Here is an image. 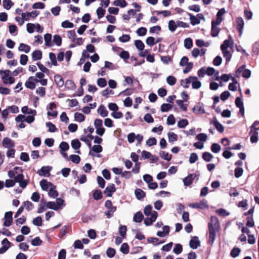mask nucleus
<instances>
[{
    "mask_svg": "<svg viewBox=\"0 0 259 259\" xmlns=\"http://www.w3.org/2000/svg\"><path fill=\"white\" fill-rule=\"evenodd\" d=\"M144 212L146 216L144 221L146 226L152 225L156 221L158 216V213L156 211L152 210L151 206L149 205L145 206Z\"/></svg>",
    "mask_w": 259,
    "mask_h": 259,
    "instance_id": "f257e3e1",
    "label": "nucleus"
},
{
    "mask_svg": "<svg viewBox=\"0 0 259 259\" xmlns=\"http://www.w3.org/2000/svg\"><path fill=\"white\" fill-rule=\"evenodd\" d=\"M9 70H0V74L2 75V79L4 84H11L14 83L15 79L10 75Z\"/></svg>",
    "mask_w": 259,
    "mask_h": 259,
    "instance_id": "f03ea898",
    "label": "nucleus"
},
{
    "mask_svg": "<svg viewBox=\"0 0 259 259\" xmlns=\"http://www.w3.org/2000/svg\"><path fill=\"white\" fill-rule=\"evenodd\" d=\"M245 66L244 65H242L240 67L236 72V75L237 77H239L240 73H242V76L246 78H248L251 75V71L250 70L245 69Z\"/></svg>",
    "mask_w": 259,
    "mask_h": 259,
    "instance_id": "7ed1b4c3",
    "label": "nucleus"
},
{
    "mask_svg": "<svg viewBox=\"0 0 259 259\" xmlns=\"http://www.w3.org/2000/svg\"><path fill=\"white\" fill-rule=\"evenodd\" d=\"M16 183H18L19 186L22 188H25L28 184V181L24 179V176L22 174H18L15 177Z\"/></svg>",
    "mask_w": 259,
    "mask_h": 259,
    "instance_id": "20e7f679",
    "label": "nucleus"
},
{
    "mask_svg": "<svg viewBox=\"0 0 259 259\" xmlns=\"http://www.w3.org/2000/svg\"><path fill=\"white\" fill-rule=\"evenodd\" d=\"M189 206L191 208H196L202 209L207 208L208 207L207 202L205 200H203L197 203H190L189 204Z\"/></svg>",
    "mask_w": 259,
    "mask_h": 259,
    "instance_id": "39448f33",
    "label": "nucleus"
},
{
    "mask_svg": "<svg viewBox=\"0 0 259 259\" xmlns=\"http://www.w3.org/2000/svg\"><path fill=\"white\" fill-rule=\"evenodd\" d=\"M209 230H219V223L218 218L215 217H211L210 222L208 224Z\"/></svg>",
    "mask_w": 259,
    "mask_h": 259,
    "instance_id": "423d86ee",
    "label": "nucleus"
},
{
    "mask_svg": "<svg viewBox=\"0 0 259 259\" xmlns=\"http://www.w3.org/2000/svg\"><path fill=\"white\" fill-rule=\"evenodd\" d=\"M39 14V12L37 11H33L31 12L22 13L21 17L23 20L28 21L30 17L35 18Z\"/></svg>",
    "mask_w": 259,
    "mask_h": 259,
    "instance_id": "0eeeda50",
    "label": "nucleus"
},
{
    "mask_svg": "<svg viewBox=\"0 0 259 259\" xmlns=\"http://www.w3.org/2000/svg\"><path fill=\"white\" fill-rule=\"evenodd\" d=\"M13 212L12 211H9L5 213V222L4 225L6 227H9L11 225L13 219H12Z\"/></svg>",
    "mask_w": 259,
    "mask_h": 259,
    "instance_id": "6e6552de",
    "label": "nucleus"
},
{
    "mask_svg": "<svg viewBox=\"0 0 259 259\" xmlns=\"http://www.w3.org/2000/svg\"><path fill=\"white\" fill-rule=\"evenodd\" d=\"M196 174H195L189 175L183 180L184 185L186 186H188L191 185L192 183L193 180L196 178Z\"/></svg>",
    "mask_w": 259,
    "mask_h": 259,
    "instance_id": "1a4fd4ad",
    "label": "nucleus"
},
{
    "mask_svg": "<svg viewBox=\"0 0 259 259\" xmlns=\"http://www.w3.org/2000/svg\"><path fill=\"white\" fill-rule=\"evenodd\" d=\"M191 83L193 89H198L201 87V83L197 77L190 76Z\"/></svg>",
    "mask_w": 259,
    "mask_h": 259,
    "instance_id": "9d476101",
    "label": "nucleus"
},
{
    "mask_svg": "<svg viewBox=\"0 0 259 259\" xmlns=\"http://www.w3.org/2000/svg\"><path fill=\"white\" fill-rule=\"evenodd\" d=\"M51 167L50 166H43L41 169L38 170L37 173L39 175L44 177H48L50 175V171Z\"/></svg>",
    "mask_w": 259,
    "mask_h": 259,
    "instance_id": "9b49d317",
    "label": "nucleus"
},
{
    "mask_svg": "<svg viewBox=\"0 0 259 259\" xmlns=\"http://www.w3.org/2000/svg\"><path fill=\"white\" fill-rule=\"evenodd\" d=\"M3 146L7 149H10L11 148H14V143L10 139L8 138H5L3 140Z\"/></svg>",
    "mask_w": 259,
    "mask_h": 259,
    "instance_id": "f8f14e48",
    "label": "nucleus"
},
{
    "mask_svg": "<svg viewBox=\"0 0 259 259\" xmlns=\"http://www.w3.org/2000/svg\"><path fill=\"white\" fill-rule=\"evenodd\" d=\"M115 190L116 189L115 188L114 185L112 184L106 188L104 193L107 196L110 197L112 196V194L114 192Z\"/></svg>",
    "mask_w": 259,
    "mask_h": 259,
    "instance_id": "ddd939ff",
    "label": "nucleus"
},
{
    "mask_svg": "<svg viewBox=\"0 0 259 259\" xmlns=\"http://www.w3.org/2000/svg\"><path fill=\"white\" fill-rule=\"evenodd\" d=\"M190 246L193 249H196L200 245V241L198 237H193L190 241Z\"/></svg>",
    "mask_w": 259,
    "mask_h": 259,
    "instance_id": "4468645a",
    "label": "nucleus"
},
{
    "mask_svg": "<svg viewBox=\"0 0 259 259\" xmlns=\"http://www.w3.org/2000/svg\"><path fill=\"white\" fill-rule=\"evenodd\" d=\"M40 185L42 189L45 191L48 190L53 186V185L51 183L48 182L45 179L40 181Z\"/></svg>",
    "mask_w": 259,
    "mask_h": 259,
    "instance_id": "2eb2a0df",
    "label": "nucleus"
},
{
    "mask_svg": "<svg viewBox=\"0 0 259 259\" xmlns=\"http://www.w3.org/2000/svg\"><path fill=\"white\" fill-rule=\"evenodd\" d=\"M93 139V136L89 134L87 136H82L80 139L82 142L85 143L89 148L91 147V140Z\"/></svg>",
    "mask_w": 259,
    "mask_h": 259,
    "instance_id": "dca6fc26",
    "label": "nucleus"
},
{
    "mask_svg": "<svg viewBox=\"0 0 259 259\" xmlns=\"http://www.w3.org/2000/svg\"><path fill=\"white\" fill-rule=\"evenodd\" d=\"M193 111L197 114H202L205 113L203 106L201 104H197L193 108Z\"/></svg>",
    "mask_w": 259,
    "mask_h": 259,
    "instance_id": "f3484780",
    "label": "nucleus"
},
{
    "mask_svg": "<svg viewBox=\"0 0 259 259\" xmlns=\"http://www.w3.org/2000/svg\"><path fill=\"white\" fill-rule=\"evenodd\" d=\"M237 28L240 32V35H241L244 26V21L241 17L237 18L236 19Z\"/></svg>",
    "mask_w": 259,
    "mask_h": 259,
    "instance_id": "a211bd4d",
    "label": "nucleus"
},
{
    "mask_svg": "<svg viewBox=\"0 0 259 259\" xmlns=\"http://www.w3.org/2000/svg\"><path fill=\"white\" fill-rule=\"evenodd\" d=\"M211 123H212L220 132L222 133L224 132V128L223 126L215 118L211 121Z\"/></svg>",
    "mask_w": 259,
    "mask_h": 259,
    "instance_id": "6ab92c4d",
    "label": "nucleus"
},
{
    "mask_svg": "<svg viewBox=\"0 0 259 259\" xmlns=\"http://www.w3.org/2000/svg\"><path fill=\"white\" fill-rule=\"evenodd\" d=\"M233 44V40L231 38V36H229V39L225 40L223 44L221 46V49H226L232 45Z\"/></svg>",
    "mask_w": 259,
    "mask_h": 259,
    "instance_id": "aec40b11",
    "label": "nucleus"
},
{
    "mask_svg": "<svg viewBox=\"0 0 259 259\" xmlns=\"http://www.w3.org/2000/svg\"><path fill=\"white\" fill-rule=\"evenodd\" d=\"M223 56L226 59V62H229L232 57V55L229 51L226 49H221Z\"/></svg>",
    "mask_w": 259,
    "mask_h": 259,
    "instance_id": "412c9836",
    "label": "nucleus"
},
{
    "mask_svg": "<svg viewBox=\"0 0 259 259\" xmlns=\"http://www.w3.org/2000/svg\"><path fill=\"white\" fill-rule=\"evenodd\" d=\"M97 112L102 117L107 116L108 113L105 107L103 105L100 106L97 110Z\"/></svg>",
    "mask_w": 259,
    "mask_h": 259,
    "instance_id": "4be33fe9",
    "label": "nucleus"
},
{
    "mask_svg": "<svg viewBox=\"0 0 259 259\" xmlns=\"http://www.w3.org/2000/svg\"><path fill=\"white\" fill-rule=\"evenodd\" d=\"M54 80L58 86L61 87L64 84L63 78L60 75H56L54 76Z\"/></svg>",
    "mask_w": 259,
    "mask_h": 259,
    "instance_id": "5701e85b",
    "label": "nucleus"
},
{
    "mask_svg": "<svg viewBox=\"0 0 259 259\" xmlns=\"http://www.w3.org/2000/svg\"><path fill=\"white\" fill-rule=\"evenodd\" d=\"M56 187L53 185L50 189H49V195L52 198H55L58 195V192L55 190Z\"/></svg>",
    "mask_w": 259,
    "mask_h": 259,
    "instance_id": "b1692460",
    "label": "nucleus"
},
{
    "mask_svg": "<svg viewBox=\"0 0 259 259\" xmlns=\"http://www.w3.org/2000/svg\"><path fill=\"white\" fill-rule=\"evenodd\" d=\"M220 32V29L217 26L214 25V22L211 23V35L213 37L217 36Z\"/></svg>",
    "mask_w": 259,
    "mask_h": 259,
    "instance_id": "393cba45",
    "label": "nucleus"
},
{
    "mask_svg": "<svg viewBox=\"0 0 259 259\" xmlns=\"http://www.w3.org/2000/svg\"><path fill=\"white\" fill-rule=\"evenodd\" d=\"M41 57L42 53L39 50H36L32 54V59L35 61L40 60L41 58Z\"/></svg>",
    "mask_w": 259,
    "mask_h": 259,
    "instance_id": "a878e982",
    "label": "nucleus"
},
{
    "mask_svg": "<svg viewBox=\"0 0 259 259\" xmlns=\"http://www.w3.org/2000/svg\"><path fill=\"white\" fill-rule=\"evenodd\" d=\"M18 50L20 51L28 53L30 51V47L26 44H21L18 48Z\"/></svg>",
    "mask_w": 259,
    "mask_h": 259,
    "instance_id": "bb28decb",
    "label": "nucleus"
},
{
    "mask_svg": "<svg viewBox=\"0 0 259 259\" xmlns=\"http://www.w3.org/2000/svg\"><path fill=\"white\" fill-rule=\"evenodd\" d=\"M27 81H32L33 82V81H34L36 82H39L40 83V84L42 85H46L48 83L47 79L38 80V79H36L34 77H32V76L29 77L28 78V80Z\"/></svg>",
    "mask_w": 259,
    "mask_h": 259,
    "instance_id": "cd10ccee",
    "label": "nucleus"
},
{
    "mask_svg": "<svg viewBox=\"0 0 259 259\" xmlns=\"http://www.w3.org/2000/svg\"><path fill=\"white\" fill-rule=\"evenodd\" d=\"M143 219V215L141 211L137 212L134 216L133 220L135 222H141Z\"/></svg>",
    "mask_w": 259,
    "mask_h": 259,
    "instance_id": "c85d7f7f",
    "label": "nucleus"
},
{
    "mask_svg": "<svg viewBox=\"0 0 259 259\" xmlns=\"http://www.w3.org/2000/svg\"><path fill=\"white\" fill-rule=\"evenodd\" d=\"M44 39L45 41V44L47 46L51 47L52 45L51 39H52V35L51 34H46L44 36Z\"/></svg>",
    "mask_w": 259,
    "mask_h": 259,
    "instance_id": "c756f323",
    "label": "nucleus"
},
{
    "mask_svg": "<svg viewBox=\"0 0 259 259\" xmlns=\"http://www.w3.org/2000/svg\"><path fill=\"white\" fill-rule=\"evenodd\" d=\"M113 5L115 6L124 8L127 6V3L125 0H116L113 2Z\"/></svg>",
    "mask_w": 259,
    "mask_h": 259,
    "instance_id": "7c9ffc66",
    "label": "nucleus"
},
{
    "mask_svg": "<svg viewBox=\"0 0 259 259\" xmlns=\"http://www.w3.org/2000/svg\"><path fill=\"white\" fill-rule=\"evenodd\" d=\"M135 193L138 199L143 198L145 196V192L140 189H137L135 191Z\"/></svg>",
    "mask_w": 259,
    "mask_h": 259,
    "instance_id": "2f4dec72",
    "label": "nucleus"
},
{
    "mask_svg": "<svg viewBox=\"0 0 259 259\" xmlns=\"http://www.w3.org/2000/svg\"><path fill=\"white\" fill-rule=\"evenodd\" d=\"M3 7L7 10H10L14 3L11 0H3Z\"/></svg>",
    "mask_w": 259,
    "mask_h": 259,
    "instance_id": "473e14b6",
    "label": "nucleus"
},
{
    "mask_svg": "<svg viewBox=\"0 0 259 259\" xmlns=\"http://www.w3.org/2000/svg\"><path fill=\"white\" fill-rule=\"evenodd\" d=\"M168 141L170 143H172L176 141L178 139L177 135L173 132H169L168 133Z\"/></svg>",
    "mask_w": 259,
    "mask_h": 259,
    "instance_id": "72a5a7b5",
    "label": "nucleus"
},
{
    "mask_svg": "<svg viewBox=\"0 0 259 259\" xmlns=\"http://www.w3.org/2000/svg\"><path fill=\"white\" fill-rule=\"evenodd\" d=\"M189 17L191 24L192 25H195L200 23V20L198 19V18L192 15V14H189Z\"/></svg>",
    "mask_w": 259,
    "mask_h": 259,
    "instance_id": "f704fd0d",
    "label": "nucleus"
},
{
    "mask_svg": "<svg viewBox=\"0 0 259 259\" xmlns=\"http://www.w3.org/2000/svg\"><path fill=\"white\" fill-rule=\"evenodd\" d=\"M105 12L106 10L103 9L102 7H99L96 11L98 18L99 19H101V18H102L105 14Z\"/></svg>",
    "mask_w": 259,
    "mask_h": 259,
    "instance_id": "c9c22d12",
    "label": "nucleus"
},
{
    "mask_svg": "<svg viewBox=\"0 0 259 259\" xmlns=\"http://www.w3.org/2000/svg\"><path fill=\"white\" fill-rule=\"evenodd\" d=\"M216 213L221 217H226L230 214L226 209L223 208L218 209L215 211Z\"/></svg>",
    "mask_w": 259,
    "mask_h": 259,
    "instance_id": "e433bc0d",
    "label": "nucleus"
},
{
    "mask_svg": "<svg viewBox=\"0 0 259 259\" xmlns=\"http://www.w3.org/2000/svg\"><path fill=\"white\" fill-rule=\"evenodd\" d=\"M74 118L76 121L82 122L84 120L85 116L82 113L76 112L74 114Z\"/></svg>",
    "mask_w": 259,
    "mask_h": 259,
    "instance_id": "4c0bfd02",
    "label": "nucleus"
},
{
    "mask_svg": "<svg viewBox=\"0 0 259 259\" xmlns=\"http://www.w3.org/2000/svg\"><path fill=\"white\" fill-rule=\"evenodd\" d=\"M105 205V206L107 208H108L109 209V210H110V211H111L112 212H114L116 209V207L113 206L112 205V203L111 201L110 200L106 201Z\"/></svg>",
    "mask_w": 259,
    "mask_h": 259,
    "instance_id": "58836bf2",
    "label": "nucleus"
},
{
    "mask_svg": "<svg viewBox=\"0 0 259 259\" xmlns=\"http://www.w3.org/2000/svg\"><path fill=\"white\" fill-rule=\"evenodd\" d=\"M135 45L139 51H143L144 49V44L140 40H137L135 41Z\"/></svg>",
    "mask_w": 259,
    "mask_h": 259,
    "instance_id": "ea45409f",
    "label": "nucleus"
},
{
    "mask_svg": "<svg viewBox=\"0 0 259 259\" xmlns=\"http://www.w3.org/2000/svg\"><path fill=\"white\" fill-rule=\"evenodd\" d=\"M71 144L72 147L75 150L79 149L80 147V143L77 139L73 140Z\"/></svg>",
    "mask_w": 259,
    "mask_h": 259,
    "instance_id": "a19ab883",
    "label": "nucleus"
},
{
    "mask_svg": "<svg viewBox=\"0 0 259 259\" xmlns=\"http://www.w3.org/2000/svg\"><path fill=\"white\" fill-rule=\"evenodd\" d=\"M177 27V22L176 23L174 20H170L168 22V29L171 31L174 32L175 31Z\"/></svg>",
    "mask_w": 259,
    "mask_h": 259,
    "instance_id": "79ce46f5",
    "label": "nucleus"
},
{
    "mask_svg": "<svg viewBox=\"0 0 259 259\" xmlns=\"http://www.w3.org/2000/svg\"><path fill=\"white\" fill-rule=\"evenodd\" d=\"M191 83L190 76L185 79H182L181 81V84L184 88H188L189 87V84Z\"/></svg>",
    "mask_w": 259,
    "mask_h": 259,
    "instance_id": "37998d69",
    "label": "nucleus"
},
{
    "mask_svg": "<svg viewBox=\"0 0 259 259\" xmlns=\"http://www.w3.org/2000/svg\"><path fill=\"white\" fill-rule=\"evenodd\" d=\"M196 138L198 140L204 142L207 139V136L204 133H200L197 135Z\"/></svg>",
    "mask_w": 259,
    "mask_h": 259,
    "instance_id": "c03bdc74",
    "label": "nucleus"
},
{
    "mask_svg": "<svg viewBox=\"0 0 259 259\" xmlns=\"http://www.w3.org/2000/svg\"><path fill=\"white\" fill-rule=\"evenodd\" d=\"M221 150V146L217 143H213L211 146V150L214 153H218Z\"/></svg>",
    "mask_w": 259,
    "mask_h": 259,
    "instance_id": "a18cd8bd",
    "label": "nucleus"
},
{
    "mask_svg": "<svg viewBox=\"0 0 259 259\" xmlns=\"http://www.w3.org/2000/svg\"><path fill=\"white\" fill-rule=\"evenodd\" d=\"M232 80L233 82L230 83L229 85V89L230 91H236L237 90L236 84L237 83V81L234 78H232Z\"/></svg>",
    "mask_w": 259,
    "mask_h": 259,
    "instance_id": "49530a36",
    "label": "nucleus"
},
{
    "mask_svg": "<svg viewBox=\"0 0 259 259\" xmlns=\"http://www.w3.org/2000/svg\"><path fill=\"white\" fill-rule=\"evenodd\" d=\"M218 230H213L212 229L211 230H209V241L211 242V243H213L215 238V233Z\"/></svg>",
    "mask_w": 259,
    "mask_h": 259,
    "instance_id": "de8ad7c7",
    "label": "nucleus"
},
{
    "mask_svg": "<svg viewBox=\"0 0 259 259\" xmlns=\"http://www.w3.org/2000/svg\"><path fill=\"white\" fill-rule=\"evenodd\" d=\"M202 158L204 160L209 162L213 158V155L209 152H204L202 155Z\"/></svg>",
    "mask_w": 259,
    "mask_h": 259,
    "instance_id": "09e8293b",
    "label": "nucleus"
},
{
    "mask_svg": "<svg viewBox=\"0 0 259 259\" xmlns=\"http://www.w3.org/2000/svg\"><path fill=\"white\" fill-rule=\"evenodd\" d=\"M193 42L191 38H187L184 40V46L186 48L188 49L191 48Z\"/></svg>",
    "mask_w": 259,
    "mask_h": 259,
    "instance_id": "8fccbe9b",
    "label": "nucleus"
},
{
    "mask_svg": "<svg viewBox=\"0 0 259 259\" xmlns=\"http://www.w3.org/2000/svg\"><path fill=\"white\" fill-rule=\"evenodd\" d=\"M176 103L180 106V108L184 111H186L187 110V104H185L184 101L180 100L176 101Z\"/></svg>",
    "mask_w": 259,
    "mask_h": 259,
    "instance_id": "3c124183",
    "label": "nucleus"
},
{
    "mask_svg": "<svg viewBox=\"0 0 259 259\" xmlns=\"http://www.w3.org/2000/svg\"><path fill=\"white\" fill-rule=\"evenodd\" d=\"M166 82L170 85H174L176 82V78L173 76H168L166 78Z\"/></svg>",
    "mask_w": 259,
    "mask_h": 259,
    "instance_id": "603ef678",
    "label": "nucleus"
},
{
    "mask_svg": "<svg viewBox=\"0 0 259 259\" xmlns=\"http://www.w3.org/2000/svg\"><path fill=\"white\" fill-rule=\"evenodd\" d=\"M188 124V121L186 119L180 120L178 122V126L179 128H184Z\"/></svg>",
    "mask_w": 259,
    "mask_h": 259,
    "instance_id": "864d4df0",
    "label": "nucleus"
},
{
    "mask_svg": "<svg viewBox=\"0 0 259 259\" xmlns=\"http://www.w3.org/2000/svg\"><path fill=\"white\" fill-rule=\"evenodd\" d=\"M120 251L124 254H127L129 252V246L127 243H124L121 245Z\"/></svg>",
    "mask_w": 259,
    "mask_h": 259,
    "instance_id": "5fc2aeb1",
    "label": "nucleus"
},
{
    "mask_svg": "<svg viewBox=\"0 0 259 259\" xmlns=\"http://www.w3.org/2000/svg\"><path fill=\"white\" fill-rule=\"evenodd\" d=\"M61 26L62 27L65 28H71L73 27L74 25L72 23L69 22V21L66 20L62 23Z\"/></svg>",
    "mask_w": 259,
    "mask_h": 259,
    "instance_id": "6e6d98bb",
    "label": "nucleus"
},
{
    "mask_svg": "<svg viewBox=\"0 0 259 259\" xmlns=\"http://www.w3.org/2000/svg\"><path fill=\"white\" fill-rule=\"evenodd\" d=\"M46 206L48 208L52 209L55 210H57L58 206H56L55 202L50 201L47 203Z\"/></svg>",
    "mask_w": 259,
    "mask_h": 259,
    "instance_id": "4d7b16f0",
    "label": "nucleus"
},
{
    "mask_svg": "<svg viewBox=\"0 0 259 259\" xmlns=\"http://www.w3.org/2000/svg\"><path fill=\"white\" fill-rule=\"evenodd\" d=\"M198 159V155L195 153H192L190 154L189 161L190 163H193L195 162Z\"/></svg>",
    "mask_w": 259,
    "mask_h": 259,
    "instance_id": "13d9d810",
    "label": "nucleus"
},
{
    "mask_svg": "<svg viewBox=\"0 0 259 259\" xmlns=\"http://www.w3.org/2000/svg\"><path fill=\"white\" fill-rule=\"evenodd\" d=\"M59 147L60 148V151H66L68 150L69 146L66 142H62L60 143Z\"/></svg>",
    "mask_w": 259,
    "mask_h": 259,
    "instance_id": "bf43d9fd",
    "label": "nucleus"
},
{
    "mask_svg": "<svg viewBox=\"0 0 259 259\" xmlns=\"http://www.w3.org/2000/svg\"><path fill=\"white\" fill-rule=\"evenodd\" d=\"M53 42L57 46H60L62 43V39L59 35H55L53 37Z\"/></svg>",
    "mask_w": 259,
    "mask_h": 259,
    "instance_id": "052dcab7",
    "label": "nucleus"
},
{
    "mask_svg": "<svg viewBox=\"0 0 259 259\" xmlns=\"http://www.w3.org/2000/svg\"><path fill=\"white\" fill-rule=\"evenodd\" d=\"M182 246L180 244H177L174 248L173 251L177 254L181 253L182 251Z\"/></svg>",
    "mask_w": 259,
    "mask_h": 259,
    "instance_id": "680f3d73",
    "label": "nucleus"
},
{
    "mask_svg": "<svg viewBox=\"0 0 259 259\" xmlns=\"http://www.w3.org/2000/svg\"><path fill=\"white\" fill-rule=\"evenodd\" d=\"M32 223L36 226H41L42 225V219L40 217H37L33 219Z\"/></svg>",
    "mask_w": 259,
    "mask_h": 259,
    "instance_id": "e2e57ef3",
    "label": "nucleus"
},
{
    "mask_svg": "<svg viewBox=\"0 0 259 259\" xmlns=\"http://www.w3.org/2000/svg\"><path fill=\"white\" fill-rule=\"evenodd\" d=\"M160 156L162 158L167 161H169L171 159V155L164 151L160 152Z\"/></svg>",
    "mask_w": 259,
    "mask_h": 259,
    "instance_id": "0e129e2a",
    "label": "nucleus"
},
{
    "mask_svg": "<svg viewBox=\"0 0 259 259\" xmlns=\"http://www.w3.org/2000/svg\"><path fill=\"white\" fill-rule=\"evenodd\" d=\"M37 65L38 67L39 68V70L42 73H45L46 74L49 73V70L47 68H46L45 66H44L42 64L38 62L37 63Z\"/></svg>",
    "mask_w": 259,
    "mask_h": 259,
    "instance_id": "69168bd1",
    "label": "nucleus"
},
{
    "mask_svg": "<svg viewBox=\"0 0 259 259\" xmlns=\"http://www.w3.org/2000/svg\"><path fill=\"white\" fill-rule=\"evenodd\" d=\"M97 84L101 88H104L107 85V81L105 78H100L97 80Z\"/></svg>",
    "mask_w": 259,
    "mask_h": 259,
    "instance_id": "338daca9",
    "label": "nucleus"
},
{
    "mask_svg": "<svg viewBox=\"0 0 259 259\" xmlns=\"http://www.w3.org/2000/svg\"><path fill=\"white\" fill-rule=\"evenodd\" d=\"M46 126L48 127L49 131L50 132H55L57 130L56 126L51 122H47Z\"/></svg>",
    "mask_w": 259,
    "mask_h": 259,
    "instance_id": "774afa93",
    "label": "nucleus"
}]
</instances>
